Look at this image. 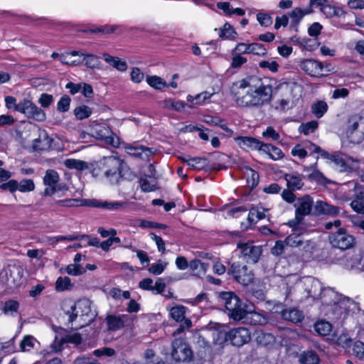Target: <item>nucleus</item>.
<instances>
[{
  "instance_id": "obj_1",
  "label": "nucleus",
  "mask_w": 364,
  "mask_h": 364,
  "mask_svg": "<svg viewBox=\"0 0 364 364\" xmlns=\"http://www.w3.org/2000/svg\"><path fill=\"white\" fill-rule=\"evenodd\" d=\"M232 93L235 97L236 103L240 107H259L271 100L272 86L260 82V85L243 93L240 91L235 92V87H232Z\"/></svg>"
},
{
  "instance_id": "obj_2",
  "label": "nucleus",
  "mask_w": 364,
  "mask_h": 364,
  "mask_svg": "<svg viewBox=\"0 0 364 364\" xmlns=\"http://www.w3.org/2000/svg\"><path fill=\"white\" fill-rule=\"evenodd\" d=\"M218 299L223 304L230 318L235 321H240L245 317L247 311L242 300L232 291H220L218 293Z\"/></svg>"
},
{
  "instance_id": "obj_3",
  "label": "nucleus",
  "mask_w": 364,
  "mask_h": 364,
  "mask_svg": "<svg viewBox=\"0 0 364 364\" xmlns=\"http://www.w3.org/2000/svg\"><path fill=\"white\" fill-rule=\"evenodd\" d=\"M23 281V270L18 265L8 264L0 272V283L9 291L17 289Z\"/></svg>"
},
{
  "instance_id": "obj_4",
  "label": "nucleus",
  "mask_w": 364,
  "mask_h": 364,
  "mask_svg": "<svg viewBox=\"0 0 364 364\" xmlns=\"http://www.w3.org/2000/svg\"><path fill=\"white\" fill-rule=\"evenodd\" d=\"M314 205L313 198L309 195H305L297 199L296 203L294 205L296 208L295 218L288 223L293 230L296 231L301 229L304 217L312 214Z\"/></svg>"
},
{
  "instance_id": "obj_5",
  "label": "nucleus",
  "mask_w": 364,
  "mask_h": 364,
  "mask_svg": "<svg viewBox=\"0 0 364 364\" xmlns=\"http://www.w3.org/2000/svg\"><path fill=\"white\" fill-rule=\"evenodd\" d=\"M123 166V160L118 157L110 156L104 157L99 164V168L109 182L113 184L120 183V168Z\"/></svg>"
},
{
  "instance_id": "obj_6",
  "label": "nucleus",
  "mask_w": 364,
  "mask_h": 364,
  "mask_svg": "<svg viewBox=\"0 0 364 364\" xmlns=\"http://www.w3.org/2000/svg\"><path fill=\"white\" fill-rule=\"evenodd\" d=\"M346 135L351 143L362 142L364 140V117L360 114L351 115L346 124Z\"/></svg>"
},
{
  "instance_id": "obj_7",
  "label": "nucleus",
  "mask_w": 364,
  "mask_h": 364,
  "mask_svg": "<svg viewBox=\"0 0 364 364\" xmlns=\"http://www.w3.org/2000/svg\"><path fill=\"white\" fill-rule=\"evenodd\" d=\"M329 242L333 247L346 250L354 247L355 239L348 234L345 228H339L337 232L329 235Z\"/></svg>"
},
{
  "instance_id": "obj_8",
  "label": "nucleus",
  "mask_w": 364,
  "mask_h": 364,
  "mask_svg": "<svg viewBox=\"0 0 364 364\" xmlns=\"http://www.w3.org/2000/svg\"><path fill=\"white\" fill-rule=\"evenodd\" d=\"M17 112L24 114L28 118L38 122H43L46 119L45 112L29 100L23 99L16 107Z\"/></svg>"
},
{
  "instance_id": "obj_9",
  "label": "nucleus",
  "mask_w": 364,
  "mask_h": 364,
  "mask_svg": "<svg viewBox=\"0 0 364 364\" xmlns=\"http://www.w3.org/2000/svg\"><path fill=\"white\" fill-rule=\"evenodd\" d=\"M171 356L176 362H186L192 359L193 352L186 342L176 338L172 342Z\"/></svg>"
},
{
  "instance_id": "obj_10",
  "label": "nucleus",
  "mask_w": 364,
  "mask_h": 364,
  "mask_svg": "<svg viewBox=\"0 0 364 364\" xmlns=\"http://www.w3.org/2000/svg\"><path fill=\"white\" fill-rule=\"evenodd\" d=\"M238 283L247 286L254 280V274L246 265L241 266L238 263H233L228 271Z\"/></svg>"
},
{
  "instance_id": "obj_11",
  "label": "nucleus",
  "mask_w": 364,
  "mask_h": 364,
  "mask_svg": "<svg viewBox=\"0 0 364 364\" xmlns=\"http://www.w3.org/2000/svg\"><path fill=\"white\" fill-rule=\"evenodd\" d=\"M300 68L307 75L313 77H320L324 75L323 63L314 59H304L300 61Z\"/></svg>"
},
{
  "instance_id": "obj_12",
  "label": "nucleus",
  "mask_w": 364,
  "mask_h": 364,
  "mask_svg": "<svg viewBox=\"0 0 364 364\" xmlns=\"http://www.w3.org/2000/svg\"><path fill=\"white\" fill-rule=\"evenodd\" d=\"M81 204L85 206L105 208L109 210H118L127 206V203L124 201H102L96 199H84L82 200Z\"/></svg>"
},
{
  "instance_id": "obj_13",
  "label": "nucleus",
  "mask_w": 364,
  "mask_h": 364,
  "mask_svg": "<svg viewBox=\"0 0 364 364\" xmlns=\"http://www.w3.org/2000/svg\"><path fill=\"white\" fill-rule=\"evenodd\" d=\"M251 339L249 330L244 327L236 328L229 331V341L235 346L240 347Z\"/></svg>"
},
{
  "instance_id": "obj_14",
  "label": "nucleus",
  "mask_w": 364,
  "mask_h": 364,
  "mask_svg": "<svg viewBox=\"0 0 364 364\" xmlns=\"http://www.w3.org/2000/svg\"><path fill=\"white\" fill-rule=\"evenodd\" d=\"M108 329L109 331H117L124 326H129L133 323V318L127 314L119 316L108 315L106 317Z\"/></svg>"
},
{
  "instance_id": "obj_15",
  "label": "nucleus",
  "mask_w": 364,
  "mask_h": 364,
  "mask_svg": "<svg viewBox=\"0 0 364 364\" xmlns=\"http://www.w3.org/2000/svg\"><path fill=\"white\" fill-rule=\"evenodd\" d=\"M341 208L338 206L333 205L326 201L317 200L314 205L312 215L315 216L329 215L337 216L340 213Z\"/></svg>"
},
{
  "instance_id": "obj_16",
  "label": "nucleus",
  "mask_w": 364,
  "mask_h": 364,
  "mask_svg": "<svg viewBox=\"0 0 364 364\" xmlns=\"http://www.w3.org/2000/svg\"><path fill=\"white\" fill-rule=\"evenodd\" d=\"M124 149L129 156L144 161H147L153 154L151 149L136 144L127 145Z\"/></svg>"
},
{
  "instance_id": "obj_17",
  "label": "nucleus",
  "mask_w": 364,
  "mask_h": 364,
  "mask_svg": "<svg viewBox=\"0 0 364 364\" xmlns=\"http://www.w3.org/2000/svg\"><path fill=\"white\" fill-rule=\"evenodd\" d=\"M362 252H343L341 253V264L347 269H353L360 264Z\"/></svg>"
},
{
  "instance_id": "obj_18",
  "label": "nucleus",
  "mask_w": 364,
  "mask_h": 364,
  "mask_svg": "<svg viewBox=\"0 0 364 364\" xmlns=\"http://www.w3.org/2000/svg\"><path fill=\"white\" fill-rule=\"evenodd\" d=\"M238 145L243 149H250L252 150L262 151L264 143L259 139L251 136H240L236 139Z\"/></svg>"
},
{
  "instance_id": "obj_19",
  "label": "nucleus",
  "mask_w": 364,
  "mask_h": 364,
  "mask_svg": "<svg viewBox=\"0 0 364 364\" xmlns=\"http://www.w3.org/2000/svg\"><path fill=\"white\" fill-rule=\"evenodd\" d=\"M304 176L297 172L285 173L284 178L287 181V187L291 190H300L304 186Z\"/></svg>"
},
{
  "instance_id": "obj_20",
  "label": "nucleus",
  "mask_w": 364,
  "mask_h": 364,
  "mask_svg": "<svg viewBox=\"0 0 364 364\" xmlns=\"http://www.w3.org/2000/svg\"><path fill=\"white\" fill-rule=\"evenodd\" d=\"M285 244L290 247L306 248L309 246V241L304 240L300 233L294 232L289 235L284 240Z\"/></svg>"
},
{
  "instance_id": "obj_21",
  "label": "nucleus",
  "mask_w": 364,
  "mask_h": 364,
  "mask_svg": "<svg viewBox=\"0 0 364 364\" xmlns=\"http://www.w3.org/2000/svg\"><path fill=\"white\" fill-rule=\"evenodd\" d=\"M281 316L284 320L294 323L301 322L304 319V314L296 308H289L282 311Z\"/></svg>"
},
{
  "instance_id": "obj_22",
  "label": "nucleus",
  "mask_w": 364,
  "mask_h": 364,
  "mask_svg": "<svg viewBox=\"0 0 364 364\" xmlns=\"http://www.w3.org/2000/svg\"><path fill=\"white\" fill-rule=\"evenodd\" d=\"M74 242L72 245H69L66 248L67 249H78V248H83L86 247V244L84 243V235H68V236H58L56 237V242L60 241H73L77 240Z\"/></svg>"
},
{
  "instance_id": "obj_23",
  "label": "nucleus",
  "mask_w": 364,
  "mask_h": 364,
  "mask_svg": "<svg viewBox=\"0 0 364 364\" xmlns=\"http://www.w3.org/2000/svg\"><path fill=\"white\" fill-rule=\"evenodd\" d=\"M103 58L106 63L117 70L121 72L127 70V64L126 61L121 60L119 58L112 56L108 53H103Z\"/></svg>"
},
{
  "instance_id": "obj_24",
  "label": "nucleus",
  "mask_w": 364,
  "mask_h": 364,
  "mask_svg": "<svg viewBox=\"0 0 364 364\" xmlns=\"http://www.w3.org/2000/svg\"><path fill=\"white\" fill-rule=\"evenodd\" d=\"M255 341L259 346H272L275 343V337L270 333L258 331L256 332Z\"/></svg>"
},
{
  "instance_id": "obj_25",
  "label": "nucleus",
  "mask_w": 364,
  "mask_h": 364,
  "mask_svg": "<svg viewBox=\"0 0 364 364\" xmlns=\"http://www.w3.org/2000/svg\"><path fill=\"white\" fill-rule=\"evenodd\" d=\"M299 361L301 364H319L320 358L315 351L310 350L303 351Z\"/></svg>"
},
{
  "instance_id": "obj_26",
  "label": "nucleus",
  "mask_w": 364,
  "mask_h": 364,
  "mask_svg": "<svg viewBox=\"0 0 364 364\" xmlns=\"http://www.w3.org/2000/svg\"><path fill=\"white\" fill-rule=\"evenodd\" d=\"M262 151L268 154L269 158L274 161L282 159L284 156V154L279 148L270 144H264Z\"/></svg>"
},
{
  "instance_id": "obj_27",
  "label": "nucleus",
  "mask_w": 364,
  "mask_h": 364,
  "mask_svg": "<svg viewBox=\"0 0 364 364\" xmlns=\"http://www.w3.org/2000/svg\"><path fill=\"white\" fill-rule=\"evenodd\" d=\"M321 12L326 15L327 18H332L334 16L339 17L346 14L342 8L330 5L328 3L321 9Z\"/></svg>"
},
{
  "instance_id": "obj_28",
  "label": "nucleus",
  "mask_w": 364,
  "mask_h": 364,
  "mask_svg": "<svg viewBox=\"0 0 364 364\" xmlns=\"http://www.w3.org/2000/svg\"><path fill=\"white\" fill-rule=\"evenodd\" d=\"M208 159L203 157H188V166L194 170H203L208 167Z\"/></svg>"
},
{
  "instance_id": "obj_29",
  "label": "nucleus",
  "mask_w": 364,
  "mask_h": 364,
  "mask_svg": "<svg viewBox=\"0 0 364 364\" xmlns=\"http://www.w3.org/2000/svg\"><path fill=\"white\" fill-rule=\"evenodd\" d=\"M64 164L70 169H76L78 171H84L89 168L88 164L86 161L75 159H66Z\"/></svg>"
},
{
  "instance_id": "obj_30",
  "label": "nucleus",
  "mask_w": 364,
  "mask_h": 364,
  "mask_svg": "<svg viewBox=\"0 0 364 364\" xmlns=\"http://www.w3.org/2000/svg\"><path fill=\"white\" fill-rule=\"evenodd\" d=\"M223 328H224V326L220 324H218V329L213 334L215 343L218 345H222L225 342L229 341V331L227 332L225 330L221 329Z\"/></svg>"
},
{
  "instance_id": "obj_31",
  "label": "nucleus",
  "mask_w": 364,
  "mask_h": 364,
  "mask_svg": "<svg viewBox=\"0 0 364 364\" xmlns=\"http://www.w3.org/2000/svg\"><path fill=\"white\" fill-rule=\"evenodd\" d=\"M244 318L249 319L252 325H265L267 323V317L255 311L247 312Z\"/></svg>"
},
{
  "instance_id": "obj_32",
  "label": "nucleus",
  "mask_w": 364,
  "mask_h": 364,
  "mask_svg": "<svg viewBox=\"0 0 364 364\" xmlns=\"http://www.w3.org/2000/svg\"><path fill=\"white\" fill-rule=\"evenodd\" d=\"M92 113V109L87 105H82L75 107L73 114L77 119L82 120L88 118Z\"/></svg>"
},
{
  "instance_id": "obj_33",
  "label": "nucleus",
  "mask_w": 364,
  "mask_h": 364,
  "mask_svg": "<svg viewBox=\"0 0 364 364\" xmlns=\"http://www.w3.org/2000/svg\"><path fill=\"white\" fill-rule=\"evenodd\" d=\"M237 36L234 28L228 23H225L222 28L220 29L219 36L221 38L235 40Z\"/></svg>"
},
{
  "instance_id": "obj_34",
  "label": "nucleus",
  "mask_w": 364,
  "mask_h": 364,
  "mask_svg": "<svg viewBox=\"0 0 364 364\" xmlns=\"http://www.w3.org/2000/svg\"><path fill=\"white\" fill-rule=\"evenodd\" d=\"M146 80L147 83L156 90H161L164 87H168L166 82L157 75H147Z\"/></svg>"
},
{
  "instance_id": "obj_35",
  "label": "nucleus",
  "mask_w": 364,
  "mask_h": 364,
  "mask_svg": "<svg viewBox=\"0 0 364 364\" xmlns=\"http://www.w3.org/2000/svg\"><path fill=\"white\" fill-rule=\"evenodd\" d=\"M73 287V284L68 277H58L55 282V290L57 291H63L70 290Z\"/></svg>"
},
{
  "instance_id": "obj_36",
  "label": "nucleus",
  "mask_w": 364,
  "mask_h": 364,
  "mask_svg": "<svg viewBox=\"0 0 364 364\" xmlns=\"http://www.w3.org/2000/svg\"><path fill=\"white\" fill-rule=\"evenodd\" d=\"M331 324L323 320L318 321L314 324V330L316 332L323 336L328 335L331 333Z\"/></svg>"
},
{
  "instance_id": "obj_37",
  "label": "nucleus",
  "mask_w": 364,
  "mask_h": 364,
  "mask_svg": "<svg viewBox=\"0 0 364 364\" xmlns=\"http://www.w3.org/2000/svg\"><path fill=\"white\" fill-rule=\"evenodd\" d=\"M328 110V105L324 101H318L311 105V112L317 117L321 118Z\"/></svg>"
},
{
  "instance_id": "obj_38",
  "label": "nucleus",
  "mask_w": 364,
  "mask_h": 364,
  "mask_svg": "<svg viewBox=\"0 0 364 364\" xmlns=\"http://www.w3.org/2000/svg\"><path fill=\"white\" fill-rule=\"evenodd\" d=\"M324 253L325 264H341V253L343 252H321Z\"/></svg>"
},
{
  "instance_id": "obj_39",
  "label": "nucleus",
  "mask_w": 364,
  "mask_h": 364,
  "mask_svg": "<svg viewBox=\"0 0 364 364\" xmlns=\"http://www.w3.org/2000/svg\"><path fill=\"white\" fill-rule=\"evenodd\" d=\"M136 178V174L123 161V166L120 168V181L126 180L132 181Z\"/></svg>"
},
{
  "instance_id": "obj_40",
  "label": "nucleus",
  "mask_w": 364,
  "mask_h": 364,
  "mask_svg": "<svg viewBox=\"0 0 364 364\" xmlns=\"http://www.w3.org/2000/svg\"><path fill=\"white\" fill-rule=\"evenodd\" d=\"M59 179V175L55 170L49 169L43 178V183L48 186H55Z\"/></svg>"
},
{
  "instance_id": "obj_41",
  "label": "nucleus",
  "mask_w": 364,
  "mask_h": 364,
  "mask_svg": "<svg viewBox=\"0 0 364 364\" xmlns=\"http://www.w3.org/2000/svg\"><path fill=\"white\" fill-rule=\"evenodd\" d=\"M36 340L30 335L23 337L20 343V348L22 352L30 351L35 346Z\"/></svg>"
},
{
  "instance_id": "obj_42",
  "label": "nucleus",
  "mask_w": 364,
  "mask_h": 364,
  "mask_svg": "<svg viewBox=\"0 0 364 364\" xmlns=\"http://www.w3.org/2000/svg\"><path fill=\"white\" fill-rule=\"evenodd\" d=\"M349 184L353 185L352 199L364 200V186L354 181L349 182Z\"/></svg>"
},
{
  "instance_id": "obj_43",
  "label": "nucleus",
  "mask_w": 364,
  "mask_h": 364,
  "mask_svg": "<svg viewBox=\"0 0 364 364\" xmlns=\"http://www.w3.org/2000/svg\"><path fill=\"white\" fill-rule=\"evenodd\" d=\"M289 16L291 18L290 26L296 27L304 17L303 9L298 7L295 8L289 13Z\"/></svg>"
},
{
  "instance_id": "obj_44",
  "label": "nucleus",
  "mask_w": 364,
  "mask_h": 364,
  "mask_svg": "<svg viewBox=\"0 0 364 364\" xmlns=\"http://www.w3.org/2000/svg\"><path fill=\"white\" fill-rule=\"evenodd\" d=\"M261 255V252H241L240 256L247 263L255 264L257 262Z\"/></svg>"
},
{
  "instance_id": "obj_45",
  "label": "nucleus",
  "mask_w": 364,
  "mask_h": 364,
  "mask_svg": "<svg viewBox=\"0 0 364 364\" xmlns=\"http://www.w3.org/2000/svg\"><path fill=\"white\" fill-rule=\"evenodd\" d=\"M318 127V122L316 121H311L307 123H302L299 127V132L305 135L314 132Z\"/></svg>"
},
{
  "instance_id": "obj_46",
  "label": "nucleus",
  "mask_w": 364,
  "mask_h": 364,
  "mask_svg": "<svg viewBox=\"0 0 364 364\" xmlns=\"http://www.w3.org/2000/svg\"><path fill=\"white\" fill-rule=\"evenodd\" d=\"M186 307L176 306L171 309V317L177 321H181L185 318Z\"/></svg>"
},
{
  "instance_id": "obj_47",
  "label": "nucleus",
  "mask_w": 364,
  "mask_h": 364,
  "mask_svg": "<svg viewBox=\"0 0 364 364\" xmlns=\"http://www.w3.org/2000/svg\"><path fill=\"white\" fill-rule=\"evenodd\" d=\"M257 20L260 26L263 27H269L273 23L272 17L265 12H259L257 14Z\"/></svg>"
},
{
  "instance_id": "obj_48",
  "label": "nucleus",
  "mask_w": 364,
  "mask_h": 364,
  "mask_svg": "<svg viewBox=\"0 0 364 364\" xmlns=\"http://www.w3.org/2000/svg\"><path fill=\"white\" fill-rule=\"evenodd\" d=\"M83 60L85 65L89 68H97L99 67L100 61L97 55L92 54H85Z\"/></svg>"
},
{
  "instance_id": "obj_49",
  "label": "nucleus",
  "mask_w": 364,
  "mask_h": 364,
  "mask_svg": "<svg viewBox=\"0 0 364 364\" xmlns=\"http://www.w3.org/2000/svg\"><path fill=\"white\" fill-rule=\"evenodd\" d=\"M86 272V269H85L81 264H70L67 266L66 268V272L73 276H77L82 274Z\"/></svg>"
},
{
  "instance_id": "obj_50",
  "label": "nucleus",
  "mask_w": 364,
  "mask_h": 364,
  "mask_svg": "<svg viewBox=\"0 0 364 364\" xmlns=\"http://www.w3.org/2000/svg\"><path fill=\"white\" fill-rule=\"evenodd\" d=\"M70 97L67 95H64L58 102L57 109L60 112H68L70 108Z\"/></svg>"
},
{
  "instance_id": "obj_51",
  "label": "nucleus",
  "mask_w": 364,
  "mask_h": 364,
  "mask_svg": "<svg viewBox=\"0 0 364 364\" xmlns=\"http://www.w3.org/2000/svg\"><path fill=\"white\" fill-rule=\"evenodd\" d=\"M232 60L231 63V67L232 68H240L243 64L247 62V58L241 56V54L239 53H234V49L232 51Z\"/></svg>"
},
{
  "instance_id": "obj_52",
  "label": "nucleus",
  "mask_w": 364,
  "mask_h": 364,
  "mask_svg": "<svg viewBox=\"0 0 364 364\" xmlns=\"http://www.w3.org/2000/svg\"><path fill=\"white\" fill-rule=\"evenodd\" d=\"M83 199H65L55 201V204L60 207H73L82 205L81 202Z\"/></svg>"
},
{
  "instance_id": "obj_53",
  "label": "nucleus",
  "mask_w": 364,
  "mask_h": 364,
  "mask_svg": "<svg viewBox=\"0 0 364 364\" xmlns=\"http://www.w3.org/2000/svg\"><path fill=\"white\" fill-rule=\"evenodd\" d=\"M35 188V184L31 179H23L18 183V191L21 192L32 191Z\"/></svg>"
},
{
  "instance_id": "obj_54",
  "label": "nucleus",
  "mask_w": 364,
  "mask_h": 364,
  "mask_svg": "<svg viewBox=\"0 0 364 364\" xmlns=\"http://www.w3.org/2000/svg\"><path fill=\"white\" fill-rule=\"evenodd\" d=\"M65 336L60 338L58 336H55L53 343L50 345V348L55 353L60 352L64 348V345L66 344Z\"/></svg>"
},
{
  "instance_id": "obj_55",
  "label": "nucleus",
  "mask_w": 364,
  "mask_h": 364,
  "mask_svg": "<svg viewBox=\"0 0 364 364\" xmlns=\"http://www.w3.org/2000/svg\"><path fill=\"white\" fill-rule=\"evenodd\" d=\"M116 354V351L111 348L104 347L100 349H97L93 351V355L96 357L107 356L112 357Z\"/></svg>"
},
{
  "instance_id": "obj_56",
  "label": "nucleus",
  "mask_w": 364,
  "mask_h": 364,
  "mask_svg": "<svg viewBox=\"0 0 364 364\" xmlns=\"http://www.w3.org/2000/svg\"><path fill=\"white\" fill-rule=\"evenodd\" d=\"M239 53L240 54L252 53V43L247 44L245 43H239L234 48V53Z\"/></svg>"
},
{
  "instance_id": "obj_57",
  "label": "nucleus",
  "mask_w": 364,
  "mask_h": 364,
  "mask_svg": "<svg viewBox=\"0 0 364 364\" xmlns=\"http://www.w3.org/2000/svg\"><path fill=\"white\" fill-rule=\"evenodd\" d=\"M259 66L261 68H267L273 73L277 72L279 68V64L274 60L271 62L262 60L259 63Z\"/></svg>"
},
{
  "instance_id": "obj_58",
  "label": "nucleus",
  "mask_w": 364,
  "mask_h": 364,
  "mask_svg": "<svg viewBox=\"0 0 364 364\" xmlns=\"http://www.w3.org/2000/svg\"><path fill=\"white\" fill-rule=\"evenodd\" d=\"M53 102V97L51 95L47 93H43L38 99V103L41 107L46 108L48 107Z\"/></svg>"
},
{
  "instance_id": "obj_59",
  "label": "nucleus",
  "mask_w": 364,
  "mask_h": 364,
  "mask_svg": "<svg viewBox=\"0 0 364 364\" xmlns=\"http://www.w3.org/2000/svg\"><path fill=\"white\" fill-rule=\"evenodd\" d=\"M19 307V304L17 301L15 300H9L7 301L4 307V310L5 313H14L16 312Z\"/></svg>"
},
{
  "instance_id": "obj_60",
  "label": "nucleus",
  "mask_w": 364,
  "mask_h": 364,
  "mask_svg": "<svg viewBox=\"0 0 364 364\" xmlns=\"http://www.w3.org/2000/svg\"><path fill=\"white\" fill-rule=\"evenodd\" d=\"M130 76L134 82L139 83L143 80L144 75L139 68H133Z\"/></svg>"
},
{
  "instance_id": "obj_61",
  "label": "nucleus",
  "mask_w": 364,
  "mask_h": 364,
  "mask_svg": "<svg viewBox=\"0 0 364 364\" xmlns=\"http://www.w3.org/2000/svg\"><path fill=\"white\" fill-rule=\"evenodd\" d=\"M141 191L144 192H151L156 190V186L151 184L149 181L146 178H141L139 179Z\"/></svg>"
},
{
  "instance_id": "obj_62",
  "label": "nucleus",
  "mask_w": 364,
  "mask_h": 364,
  "mask_svg": "<svg viewBox=\"0 0 364 364\" xmlns=\"http://www.w3.org/2000/svg\"><path fill=\"white\" fill-rule=\"evenodd\" d=\"M265 210H267L264 209L261 205H257L256 207H252L250 208V215H255V216H256L257 220H260L265 218V214H264Z\"/></svg>"
},
{
  "instance_id": "obj_63",
  "label": "nucleus",
  "mask_w": 364,
  "mask_h": 364,
  "mask_svg": "<svg viewBox=\"0 0 364 364\" xmlns=\"http://www.w3.org/2000/svg\"><path fill=\"white\" fill-rule=\"evenodd\" d=\"M353 353L359 358L364 357V343L356 341L353 347Z\"/></svg>"
},
{
  "instance_id": "obj_64",
  "label": "nucleus",
  "mask_w": 364,
  "mask_h": 364,
  "mask_svg": "<svg viewBox=\"0 0 364 364\" xmlns=\"http://www.w3.org/2000/svg\"><path fill=\"white\" fill-rule=\"evenodd\" d=\"M352 209L359 214H364V200H352L350 203Z\"/></svg>"
}]
</instances>
